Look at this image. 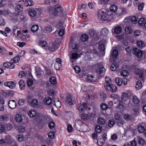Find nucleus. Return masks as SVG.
I'll use <instances>...</instances> for the list:
<instances>
[{
	"label": "nucleus",
	"instance_id": "obj_37",
	"mask_svg": "<svg viewBox=\"0 0 146 146\" xmlns=\"http://www.w3.org/2000/svg\"><path fill=\"white\" fill-rule=\"evenodd\" d=\"M42 72L41 70V68L39 67L36 68L35 69V73L37 76L41 75Z\"/></svg>",
	"mask_w": 146,
	"mask_h": 146
},
{
	"label": "nucleus",
	"instance_id": "obj_39",
	"mask_svg": "<svg viewBox=\"0 0 146 146\" xmlns=\"http://www.w3.org/2000/svg\"><path fill=\"white\" fill-rule=\"evenodd\" d=\"M113 71H115L118 68V66L116 64H111L110 68Z\"/></svg>",
	"mask_w": 146,
	"mask_h": 146
},
{
	"label": "nucleus",
	"instance_id": "obj_53",
	"mask_svg": "<svg viewBox=\"0 0 146 146\" xmlns=\"http://www.w3.org/2000/svg\"><path fill=\"white\" fill-rule=\"evenodd\" d=\"M33 2L31 0L26 1H25V4L27 6H31L33 4Z\"/></svg>",
	"mask_w": 146,
	"mask_h": 146
},
{
	"label": "nucleus",
	"instance_id": "obj_1",
	"mask_svg": "<svg viewBox=\"0 0 146 146\" xmlns=\"http://www.w3.org/2000/svg\"><path fill=\"white\" fill-rule=\"evenodd\" d=\"M105 83L104 86L107 91H111L113 93L115 92L117 90V87L115 85L111 84V81L109 77H106L105 78Z\"/></svg>",
	"mask_w": 146,
	"mask_h": 146
},
{
	"label": "nucleus",
	"instance_id": "obj_7",
	"mask_svg": "<svg viewBox=\"0 0 146 146\" xmlns=\"http://www.w3.org/2000/svg\"><path fill=\"white\" fill-rule=\"evenodd\" d=\"M133 53L138 58L141 57L142 55L143 52L141 50H139L136 48H133Z\"/></svg>",
	"mask_w": 146,
	"mask_h": 146
},
{
	"label": "nucleus",
	"instance_id": "obj_3",
	"mask_svg": "<svg viewBox=\"0 0 146 146\" xmlns=\"http://www.w3.org/2000/svg\"><path fill=\"white\" fill-rule=\"evenodd\" d=\"M95 66L97 68L96 71L97 73L101 74L105 72L106 70L103 66L102 63H98L96 64Z\"/></svg>",
	"mask_w": 146,
	"mask_h": 146
},
{
	"label": "nucleus",
	"instance_id": "obj_23",
	"mask_svg": "<svg viewBox=\"0 0 146 146\" xmlns=\"http://www.w3.org/2000/svg\"><path fill=\"white\" fill-rule=\"evenodd\" d=\"M132 96V100L134 104H137L139 103V100L138 98L136 96L133 95Z\"/></svg>",
	"mask_w": 146,
	"mask_h": 146
},
{
	"label": "nucleus",
	"instance_id": "obj_58",
	"mask_svg": "<svg viewBox=\"0 0 146 146\" xmlns=\"http://www.w3.org/2000/svg\"><path fill=\"white\" fill-rule=\"evenodd\" d=\"M64 34V31L63 29H60L58 32V35L60 36H62Z\"/></svg>",
	"mask_w": 146,
	"mask_h": 146
},
{
	"label": "nucleus",
	"instance_id": "obj_64",
	"mask_svg": "<svg viewBox=\"0 0 146 146\" xmlns=\"http://www.w3.org/2000/svg\"><path fill=\"white\" fill-rule=\"evenodd\" d=\"M16 137L19 141H21L23 140V138L22 135H17Z\"/></svg>",
	"mask_w": 146,
	"mask_h": 146
},
{
	"label": "nucleus",
	"instance_id": "obj_55",
	"mask_svg": "<svg viewBox=\"0 0 146 146\" xmlns=\"http://www.w3.org/2000/svg\"><path fill=\"white\" fill-rule=\"evenodd\" d=\"M115 123L114 121L113 120H111L109 121L108 123V125L110 127H113Z\"/></svg>",
	"mask_w": 146,
	"mask_h": 146
},
{
	"label": "nucleus",
	"instance_id": "obj_33",
	"mask_svg": "<svg viewBox=\"0 0 146 146\" xmlns=\"http://www.w3.org/2000/svg\"><path fill=\"white\" fill-rule=\"evenodd\" d=\"M120 74L121 76H127L128 75V71L126 70H123L120 72Z\"/></svg>",
	"mask_w": 146,
	"mask_h": 146
},
{
	"label": "nucleus",
	"instance_id": "obj_36",
	"mask_svg": "<svg viewBox=\"0 0 146 146\" xmlns=\"http://www.w3.org/2000/svg\"><path fill=\"white\" fill-rule=\"evenodd\" d=\"M56 46L55 44H52L51 46L49 48V50L50 52H54L55 51L56 48Z\"/></svg>",
	"mask_w": 146,
	"mask_h": 146
},
{
	"label": "nucleus",
	"instance_id": "obj_11",
	"mask_svg": "<svg viewBox=\"0 0 146 146\" xmlns=\"http://www.w3.org/2000/svg\"><path fill=\"white\" fill-rule=\"evenodd\" d=\"M4 85L11 89L13 88L15 86V82H6L4 83Z\"/></svg>",
	"mask_w": 146,
	"mask_h": 146
},
{
	"label": "nucleus",
	"instance_id": "obj_5",
	"mask_svg": "<svg viewBox=\"0 0 146 146\" xmlns=\"http://www.w3.org/2000/svg\"><path fill=\"white\" fill-rule=\"evenodd\" d=\"M115 81L116 84L119 86H121L122 84L125 86L127 84L126 79H124L123 80L119 77L116 78L115 80Z\"/></svg>",
	"mask_w": 146,
	"mask_h": 146
},
{
	"label": "nucleus",
	"instance_id": "obj_35",
	"mask_svg": "<svg viewBox=\"0 0 146 146\" xmlns=\"http://www.w3.org/2000/svg\"><path fill=\"white\" fill-rule=\"evenodd\" d=\"M125 31L126 33L127 34H130L132 32V29L131 27L127 26L125 28Z\"/></svg>",
	"mask_w": 146,
	"mask_h": 146
},
{
	"label": "nucleus",
	"instance_id": "obj_42",
	"mask_svg": "<svg viewBox=\"0 0 146 146\" xmlns=\"http://www.w3.org/2000/svg\"><path fill=\"white\" fill-rule=\"evenodd\" d=\"M38 29V26L37 25H33L31 28V31L33 32H36Z\"/></svg>",
	"mask_w": 146,
	"mask_h": 146
},
{
	"label": "nucleus",
	"instance_id": "obj_46",
	"mask_svg": "<svg viewBox=\"0 0 146 146\" xmlns=\"http://www.w3.org/2000/svg\"><path fill=\"white\" fill-rule=\"evenodd\" d=\"M98 48L101 51H104L105 49L104 44L102 43L100 44L98 46Z\"/></svg>",
	"mask_w": 146,
	"mask_h": 146
},
{
	"label": "nucleus",
	"instance_id": "obj_6",
	"mask_svg": "<svg viewBox=\"0 0 146 146\" xmlns=\"http://www.w3.org/2000/svg\"><path fill=\"white\" fill-rule=\"evenodd\" d=\"M66 102L70 105L73 104L75 103L74 98L72 95H69L66 98Z\"/></svg>",
	"mask_w": 146,
	"mask_h": 146
},
{
	"label": "nucleus",
	"instance_id": "obj_12",
	"mask_svg": "<svg viewBox=\"0 0 146 146\" xmlns=\"http://www.w3.org/2000/svg\"><path fill=\"white\" fill-rule=\"evenodd\" d=\"M61 62L62 60L60 58H58L56 59V62L57 63L55 64L54 65V67L56 70H60L61 65Z\"/></svg>",
	"mask_w": 146,
	"mask_h": 146
},
{
	"label": "nucleus",
	"instance_id": "obj_29",
	"mask_svg": "<svg viewBox=\"0 0 146 146\" xmlns=\"http://www.w3.org/2000/svg\"><path fill=\"white\" fill-rule=\"evenodd\" d=\"M128 94L125 92H123L121 97L122 100L124 101H126L128 99Z\"/></svg>",
	"mask_w": 146,
	"mask_h": 146
},
{
	"label": "nucleus",
	"instance_id": "obj_49",
	"mask_svg": "<svg viewBox=\"0 0 146 146\" xmlns=\"http://www.w3.org/2000/svg\"><path fill=\"white\" fill-rule=\"evenodd\" d=\"M130 21L133 24H135L137 23V21L136 18L135 16H132L130 17Z\"/></svg>",
	"mask_w": 146,
	"mask_h": 146
},
{
	"label": "nucleus",
	"instance_id": "obj_52",
	"mask_svg": "<svg viewBox=\"0 0 146 146\" xmlns=\"http://www.w3.org/2000/svg\"><path fill=\"white\" fill-rule=\"evenodd\" d=\"M33 81L31 78L29 79L27 81V85L29 87L32 86L33 84Z\"/></svg>",
	"mask_w": 146,
	"mask_h": 146
},
{
	"label": "nucleus",
	"instance_id": "obj_56",
	"mask_svg": "<svg viewBox=\"0 0 146 146\" xmlns=\"http://www.w3.org/2000/svg\"><path fill=\"white\" fill-rule=\"evenodd\" d=\"M0 119L1 121H8L9 118L8 117L5 116H0Z\"/></svg>",
	"mask_w": 146,
	"mask_h": 146
},
{
	"label": "nucleus",
	"instance_id": "obj_63",
	"mask_svg": "<svg viewBox=\"0 0 146 146\" xmlns=\"http://www.w3.org/2000/svg\"><path fill=\"white\" fill-rule=\"evenodd\" d=\"M19 132L21 133H24L25 131V128L24 126L20 127L19 129Z\"/></svg>",
	"mask_w": 146,
	"mask_h": 146
},
{
	"label": "nucleus",
	"instance_id": "obj_14",
	"mask_svg": "<svg viewBox=\"0 0 146 146\" xmlns=\"http://www.w3.org/2000/svg\"><path fill=\"white\" fill-rule=\"evenodd\" d=\"M15 101L14 100H10L8 102V106L10 108L14 109L16 106Z\"/></svg>",
	"mask_w": 146,
	"mask_h": 146
},
{
	"label": "nucleus",
	"instance_id": "obj_50",
	"mask_svg": "<svg viewBox=\"0 0 146 146\" xmlns=\"http://www.w3.org/2000/svg\"><path fill=\"white\" fill-rule=\"evenodd\" d=\"M44 30L46 31L47 32H51L52 31V28L51 26L50 25H47L44 28Z\"/></svg>",
	"mask_w": 146,
	"mask_h": 146
},
{
	"label": "nucleus",
	"instance_id": "obj_61",
	"mask_svg": "<svg viewBox=\"0 0 146 146\" xmlns=\"http://www.w3.org/2000/svg\"><path fill=\"white\" fill-rule=\"evenodd\" d=\"M5 24L6 23L3 18H0V26H3L5 25Z\"/></svg>",
	"mask_w": 146,
	"mask_h": 146
},
{
	"label": "nucleus",
	"instance_id": "obj_40",
	"mask_svg": "<svg viewBox=\"0 0 146 146\" xmlns=\"http://www.w3.org/2000/svg\"><path fill=\"white\" fill-rule=\"evenodd\" d=\"M145 21V20L143 18H141L138 21V23L140 26H144Z\"/></svg>",
	"mask_w": 146,
	"mask_h": 146
},
{
	"label": "nucleus",
	"instance_id": "obj_24",
	"mask_svg": "<svg viewBox=\"0 0 146 146\" xmlns=\"http://www.w3.org/2000/svg\"><path fill=\"white\" fill-rule=\"evenodd\" d=\"M15 119L18 122H20L22 121V117L20 114H17L15 116Z\"/></svg>",
	"mask_w": 146,
	"mask_h": 146
},
{
	"label": "nucleus",
	"instance_id": "obj_38",
	"mask_svg": "<svg viewBox=\"0 0 146 146\" xmlns=\"http://www.w3.org/2000/svg\"><path fill=\"white\" fill-rule=\"evenodd\" d=\"M80 39L82 41L85 42L88 39V36L87 35L84 34L82 35Z\"/></svg>",
	"mask_w": 146,
	"mask_h": 146
},
{
	"label": "nucleus",
	"instance_id": "obj_18",
	"mask_svg": "<svg viewBox=\"0 0 146 146\" xmlns=\"http://www.w3.org/2000/svg\"><path fill=\"white\" fill-rule=\"evenodd\" d=\"M98 123L100 125H104L105 124L106 121L103 117H100L98 119Z\"/></svg>",
	"mask_w": 146,
	"mask_h": 146
},
{
	"label": "nucleus",
	"instance_id": "obj_15",
	"mask_svg": "<svg viewBox=\"0 0 146 146\" xmlns=\"http://www.w3.org/2000/svg\"><path fill=\"white\" fill-rule=\"evenodd\" d=\"M44 102L45 105H49L51 104L52 100L50 97H48L44 99Z\"/></svg>",
	"mask_w": 146,
	"mask_h": 146
},
{
	"label": "nucleus",
	"instance_id": "obj_54",
	"mask_svg": "<svg viewBox=\"0 0 146 146\" xmlns=\"http://www.w3.org/2000/svg\"><path fill=\"white\" fill-rule=\"evenodd\" d=\"M101 109L103 110H106L108 109V106L105 104H102L100 105Z\"/></svg>",
	"mask_w": 146,
	"mask_h": 146
},
{
	"label": "nucleus",
	"instance_id": "obj_25",
	"mask_svg": "<svg viewBox=\"0 0 146 146\" xmlns=\"http://www.w3.org/2000/svg\"><path fill=\"white\" fill-rule=\"evenodd\" d=\"M122 31L121 27L119 26H117L114 28V32L117 34H119L121 33Z\"/></svg>",
	"mask_w": 146,
	"mask_h": 146
},
{
	"label": "nucleus",
	"instance_id": "obj_13",
	"mask_svg": "<svg viewBox=\"0 0 146 146\" xmlns=\"http://www.w3.org/2000/svg\"><path fill=\"white\" fill-rule=\"evenodd\" d=\"M109 32L108 29L106 28H104L101 29L100 32V34L101 36H106L108 34Z\"/></svg>",
	"mask_w": 146,
	"mask_h": 146
},
{
	"label": "nucleus",
	"instance_id": "obj_48",
	"mask_svg": "<svg viewBox=\"0 0 146 146\" xmlns=\"http://www.w3.org/2000/svg\"><path fill=\"white\" fill-rule=\"evenodd\" d=\"M95 131L98 133H100L102 131L101 127L99 125H97L95 128Z\"/></svg>",
	"mask_w": 146,
	"mask_h": 146
},
{
	"label": "nucleus",
	"instance_id": "obj_32",
	"mask_svg": "<svg viewBox=\"0 0 146 146\" xmlns=\"http://www.w3.org/2000/svg\"><path fill=\"white\" fill-rule=\"evenodd\" d=\"M142 86V83L141 81H137L136 83L135 88L137 90L140 89Z\"/></svg>",
	"mask_w": 146,
	"mask_h": 146
},
{
	"label": "nucleus",
	"instance_id": "obj_60",
	"mask_svg": "<svg viewBox=\"0 0 146 146\" xmlns=\"http://www.w3.org/2000/svg\"><path fill=\"white\" fill-rule=\"evenodd\" d=\"M75 72L76 73H79L80 71V69L79 67L77 66H75L74 68Z\"/></svg>",
	"mask_w": 146,
	"mask_h": 146
},
{
	"label": "nucleus",
	"instance_id": "obj_19",
	"mask_svg": "<svg viewBox=\"0 0 146 146\" xmlns=\"http://www.w3.org/2000/svg\"><path fill=\"white\" fill-rule=\"evenodd\" d=\"M88 126L86 124L83 123L79 129V131L85 132L88 130Z\"/></svg>",
	"mask_w": 146,
	"mask_h": 146
},
{
	"label": "nucleus",
	"instance_id": "obj_26",
	"mask_svg": "<svg viewBox=\"0 0 146 146\" xmlns=\"http://www.w3.org/2000/svg\"><path fill=\"white\" fill-rule=\"evenodd\" d=\"M145 128L141 124H139L137 125V130L140 133H143L144 131Z\"/></svg>",
	"mask_w": 146,
	"mask_h": 146
},
{
	"label": "nucleus",
	"instance_id": "obj_43",
	"mask_svg": "<svg viewBox=\"0 0 146 146\" xmlns=\"http://www.w3.org/2000/svg\"><path fill=\"white\" fill-rule=\"evenodd\" d=\"M20 58L19 56H17L15 57L13 60H11L12 63H15L18 62L20 60Z\"/></svg>",
	"mask_w": 146,
	"mask_h": 146
},
{
	"label": "nucleus",
	"instance_id": "obj_34",
	"mask_svg": "<svg viewBox=\"0 0 146 146\" xmlns=\"http://www.w3.org/2000/svg\"><path fill=\"white\" fill-rule=\"evenodd\" d=\"M15 8L16 11L18 12H21L23 10V7L20 5H17Z\"/></svg>",
	"mask_w": 146,
	"mask_h": 146
},
{
	"label": "nucleus",
	"instance_id": "obj_8",
	"mask_svg": "<svg viewBox=\"0 0 146 146\" xmlns=\"http://www.w3.org/2000/svg\"><path fill=\"white\" fill-rule=\"evenodd\" d=\"M96 78L93 75H88L86 78V80L88 82H96Z\"/></svg>",
	"mask_w": 146,
	"mask_h": 146
},
{
	"label": "nucleus",
	"instance_id": "obj_57",
	"mask_svg": "<svg viewBox=\"0 0 146 146\" xmlns=\"http://www.w3.org/2000/svg\"><path fill=\"white\" fill-rule=\"evenodd\" d=\"M139 110L138 108H133V113L135 115H137L139 113Z\"/></svg>",
	"mask_w": 146,
	"mask_h": 146
},
{
	"label": "nucleus",
	"instance_id": "obj_4",
	"mask_svg": "<svg viewBox=\"0 0 146 146\" xmlns=\"http://www.w3.org/2000/svg\"><path fill=\"white\" fill-rule=\"evenodd\" d=\"M63 14L62 8L60 6H58L54 9L53 15L55 16L62 15Z\"/></svg>",
	"mask_w": 146,
	"mask_h": 146
},
{
	"label": "nucleus",
	"instance_id": "obj_45",
	"mask_svg": "<svg viewBox=\"0 0 146 146\" xmlns=\"http://www.w3.org/2000/svg\"><path fill=\"white\" fill-rule=\"evenodd\" d=\"M39 45L42 47H45L47 46V43L46 42L44 41H40L39 43Z\"/></svg>",
	"mask_w": 146,
	"mask_h": 146
},
{
	"label": "nucleus",
	"instance_id": "obj_22",
	"mask_svg": "<svg viewBox=\"0 0 146 146\" xmlns=\"http://www.w3.org/2000/svg\"><path fill=\"white\" fill-rule=\"evenodd\" d=\"M38 104V101L35 99L33 100L29 104L31 106H36Z\"/></svg>",
	"mask_w": 146,
	"mask_h": 146
},
{
	"label": "nucleus",
	"instance_id": "obj_20",
	"mask_svg": "<svg viewBox=\"0 0 146 146\" xmlns=\"http://www.w3.org/2000/svg\"><path fill=\"white\" fill-rule=\"evenodd\" d=\"M118 55V51L116 49H114L112 52L111 56V58H112L113 59L115 60Z\"/></svg>",
	"mask_w": 146,
	"mask_h": 146
},
{
	"label": "nucleus",
	"instance_id": "obj_30",
	"mask_svg": "<svg viewBox=\"0 0 146 146\" xmlns=\"http://www.w3.org/2000/svg\"><path fill=\"white\" fill-rule=\"evenodd\" d=\"M135 73L139 76V77L142 78L143 77V73L139 69H137L135 71Z\"/></svg>",
	"mask_w": 146,
	"mask_h": 146
},
{
	"label": "nucleus",
	"instance_id": "obj_28",
	"mask_svg": "<svg viewBox=\"0 0 146 146\" xmlns=\"http://www.w3.org/2000/svg\"><path fill=\"white\" fill-rule=\"evenodd\" d=\"M78 54L76 53H73L72 54L70 61L72 62H74V60L77 58Z\"/></svg>",
	"mask_w": 146,
	"mask_h": 146
},
{
	"label": "nucleus",
	"instance_id": "obj_62",
	"mask_svg": "<svg viewBox=\"0 0 146 146\" xmlns=\"http://www.w3.org/2000/svg\"><path fill=\"white\" fill-rule=\"evenodd\" d=\"M49 127L50 129H52L54 127V123L53 122H50L48 124Z\"/></svg>",
	"mask_w": 146,
	"mask_h": 146
},
{
	"label": "nucleus",
	"instance_id": "obj_10",
	"mask_svg": "<svg viewBox=\"0 0 146 146\" xmlns=\"http://www.w3.org/2000/svg\"><path fill=\"white\" fill-rule=\"evenodd\" d=\"M78 109L79 111H81L84 110V109L87 107V105L85 102H83L82 104H80L77 105Z\"/></svg>",
	"mask_w": 146,
	"mask_h": 146
},
{
	"label": "nucleus",
	"instance_id": "obj_41",
	"mask_svg": "<svg viewBox=\"0 0 146 146\" xmlns=\"http://www.w3.org/2000/svg\"><path fill=\"white\" fill-rule=\"evenodd\" d=\"M49 82L51 84H55L56 83V81L55 77L52 76L49 79Z\"/></svg>",
	"mask_w": 146,
	"mask_h": 146
},
{
	"label": "nucleus",
	"instance_id": "obj_21",
	"mask_svg": "<svg viewBox=\"0 0 146 146\" xmlns=\"http://www.w3.org/2000/svg\"><path fill=\"white\" fill-rule=\"evenodd\" d=\"M28 114L30 117H33L36 116V112L34 110H31L28 112Z\"/></svg>",
	"mask_w": 146,
	"mask_h": 146
},
{
	"label": "nucleus",
	"instance_id": "obj_31",
	"mask_svg": "<svg viewBox=\"0 0 146 146\" xmlns=\"http://www.w3.org/2000/svg\"><path fill=\"white\" fill-rule=\"evenodd\" d=\"M111 11L113 12H115L117 9V6L115 4L112 5L110 7Z\"/></svg>",
	"mask_w": 146,
	"mask_h": 146
},
{
	"label": "nucleus",
	"instance_id": "obj_47",
	"mask_svg": "<svg viewBox=\"0 0 146 146\" xmlns=\"http://www.w3.org/2000/svg\"><path fill=\"white\" fill-rule=\"evenodd\" d=\"M44 119L42 120V122L45 124L47 123L50 121V119L48 117H44Z\"/></svg>",
	"mask_w": 146,
	"mask_h": 146
},
{
	"label": "nucleus",
	"instance_id": "obj_59",
	"mask_svg": "<svg viewBox=\"0 0 146 146\" xmlns=\"http://www.w3.org/2000/svg\"><path fill=\"white\" fill-rule=\"evenodd\" d=\"M26 73V72L25 71H21L19 74V77L20 78H22L23 76H24L25 75Z\"/></svg>",
	"mask_w": 146,
	"mask_h": 146
},
{
	"label": "nucleus",
	"instance_id": "obj_17",
	"mask_svg": "<svg viewBox=\"0 0 146 146\" xmlns=\"http://www.w3.org/2000/svg\"><path fill=\"white\" fill-rule=\"evenodd\" d=\"M54 105L56 108H59L61 106V102L59 101L57 98H56L54 100Z\"/></svg>",
	"mask_w": 146,
	"mask_h": 146
},
{
	"label": "nucleus",
	"instance_id": "obj_16",
	"mask_svg": "<svg viewBox=\"0 0 146 146\" xmlns=\"http://www.w3.org/2000/svg\"><path fill=\"white\" fill-rule=\"evenodd\" d=\"M37 11V9H30L29 12V14L30 16L34 17L36 16V11Z\"/></svg>",
	"mask_w": 146,
	"mask_h": 146
},
{
	"label": "nucleus",
	"instance_id": "obj_44",
	"mask_svg": "<svg viewBox=\"0 0 146 146\" xmlns=\"http://www.w3.org/2000/svg\"><path fill=\"white\" fill-rule=\"evenodd\" d=\"M136 43L137 46L141 48H142L144 46L143 42L141 40H139L137 41Z\"/></svg>",
	"mask_w": 146,
	"mask_h": 146
},
{
	"label": "nucleus",
	"instance_id": "obj_51",
	"mask_svg": "<svg viewBox=\"0 0 146 146\" xmlns=\"http://www.w3.org/2000/svg\"><path fill=\"white\" fill-rule=\"evenodd\" d=\"M80 117L83 120L86 121L88 119V115L85 113H83L81 115Z\"/></svg>",
	"mask_w": 146,
	"mask_h": 146
},
{
	"label": "nucleus",
	"instance_id": "obj_9",
	"mask_svg": "<svg viewBox=\"0 0 146 146\" xmlns=\"http://www.w3.org/2000/svg\"><path fill=\"white\" fill-rule=\"evenodd\" d=\"M83 124L82 122L79 119H77L75 122V125L76 129L78 130H79L80 127Z\"/></svg>",
	"mask_w": 146,
	"mask_h": 146
},
{
	"label": "nucleus",
	"instance_id": "obj_2",
	"mask_svg": "<svg viewBox=\"0 0 146 146\" xmlns=\"http://www.w3.org/2000/svg\"><path fill=\"white\" fill-rule=\"evenodd\" d=\"M110 14L109 15L106 12H104L103 9L99 10L97 13V17L101 20L104 21H107L110 19Z\"/></svg>",
	"mask_w": 146,
	"mask_h": 146
},
{
	"label": "nucleus",
	"instance_id": "obj_27",
	"mask_svg": "<svg viewBox=\"0 0 146 146\" xmlns=\"http://www.w3.org/2000/svg\"><path fill=\"white\" fill-rule=\"evenodd\" d=\"M19 84L20 89L21 90H23L25 87V83L23 80H21L19 82Z\"/></svg>",
	"mask_w": 146,
	"mask_h": 146
}]
</instances>
